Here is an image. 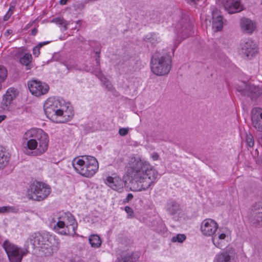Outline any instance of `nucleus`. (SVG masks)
Segmentation results:
<instances>
[{
    "label": "nucleus",
    "instance_id": "19",
    "mask_svg": "<svg viewBox=\"0 0 262 262\" xmlns=\"http://www.w3.org/2000/svg\"><path fill=\"white\" fill-rule=\"evenodd\" d=\"M251 120L253 127L258 131L262 132V109L256 107L253 109Z\"/></svg>",
    "mask_w": 262,
    "mask_h": 262
},
{
    "label": "nucleus",
    "instance_id": "6",
    "mask_svg": "<svg viewBox=\"0 0 262 262\" xmlns=\"http://www.w3.org/2000/svg\"><path fill=\"white\" fill-rule=\"evenodd\" d=\"M150 64L154 74L157 76L166 75L172 66L171 57L166 51L156 52L151 57Z\"/></svg>",
    "mask_w": 262,
    "mask_h": 262
},
{
    "label": "nucleus",
    "instance_id": "47",
    "mask_svg": "<svg viewBox=\"0 0 262 262\" xmlns=\"http://www.w3.org/2000/svg\"><path fill=\"white\" fill-rule=\"evenodd\" d=\"M6 118V116L5 115H0V123L4 120L5 118Z\"/></svg>",
    "mask_w": 262,
    "mask_h": 262
},
{
    "label": "nucleus",
    "instance_id": "14",
    "mask_svg": "<svg viewBox=\"0 0 262 262\" xmlns=\"http://www.w3.org/2000/svg\"><path fill=\"white\" fill-rule=\"evenodd\" d=\"M229 13H237L243 10L239 0H219Z\"/></svg>",
    "mask_w": 262,
    "mask_h": 262
},
{
    "label": "nucleus",
    "instance_id": "27",
    "mask_svg": "<svg viewBox=\"0 0 262 262\" xmlns=\"http://www.w3.org/2000/svg\"><path fill=\"white\" fill-rule=\"evenodd\" d=\"M89 243L92 248H99L102 244L100 236L97 234H92L89 237Z\"/></svg>",
    "mask_w": 262,
    "mask_h": 262
},
{
    "label": "nucleus",
    "instance_id": "12",
    "mask_svg": "<svg viewBox=\"0 0 262 262\" xmlns=\"http://www.w3.org/2000/svg\"><path fill=\"white\" fill-rule=\"evenodd\" d=\"M218 228L219 225L215 221L212 219H206L202 221L200 229L205 236H212Z\"/></svg>",
    "mask_w": 262,
    "mask_h": 262
},
{
    "label": "nucleus",
    "instance_id": "49",
    "mask_svg": "<svg viewBox=\"0 0 262 262\" xmlns=\"http://www.w3.org/2000/svg\"><path fill=\"white\" fill-rule=\"evenodd\" d=\"M7 32H8V33H10V32H9V30H8V31H7Z\"/></svg>",
    "mask_w": 262,
    "mask_h": 262
},
{
    "label": "nucleus",
    "instance_id": "15",
    "mask_svg": "<svg viewBox=\"0 0 262 262\" xmlns=\"http://www.w3.org/2000/svg\"><path fill=\"white\" fill-rule=\"evenodd\" d=\"M239 25L242 32L248 35L252 34L257 28L255 22L246 17L241 18Z\"/></svg>",
    "mask_w": 262,
    "mask_h": 262
},
{
    "label": "nucleus",
    "instance_id": "28",
    "mask_svg": "<svg viewBox=\"0 0 262 262\" xmlns=\"http://www.w3.org/2000/svg\"><path fill=\"white\" fill-rule=\"evenodd\" d=\"M96 75L101 80L108 91H111L113 90V85L111 83L107 80L106 78L100 72H98L96 74Z\"/></svg>",
    "mask_w": 262,
    "mask_h": 262
},
{
    "label": "nucleus",
    "instance_id": "2",
    "mask_svg": "<svg viewBox=\"0 0 262 262\" xmlns=\"http://www.w3.org/2000/svg\"><path fill=\"white\" fill-rule=\"evenodd\" d=\"M59 242L54 236L48 233H36L26 242V250L32 249L41 256H50L58 249Z\"/></svg>",
    "mask_w": 262,
    "mask_h": 262
},
{
    "label": "nucleus",
    "instance_id": "31",
    "mask_svg": "<svg viewBox=\"0 0 262 262\" xmlns=\"http://www.w3.org/2000/svg\"><path fill=\"white\" fill-rule=\"evenodd\" d=\"M9 157L4 151L0 150V169L4 168L8 163Z\"/></svg>",
    "mask_w": 262,
    "mask_h": 262
},
{
    "label": "nucleus",
    "instance_id": "1",
    "mask_svg": "<svg viewBox=\"0 0 262 262\" xmlns=\"http://www.w3.org/2000/svg\"><path fill=\"white\" fill-rule=\"evenodd\" d=\"M129 164L127 175L137 183L139 188L137 190L148 189L156 181L158 172L149 162L132 157Z\"/></svg>",
    "mask_w": 262,
    "mask_h": 262
},
{
    "label": "nucleus",
    "instance_id": "7",
    "mask_svg": "<svg viewBox=\"0 0 262 262\" xmlns=\"http://www.w3.org/2000/svg\"><path fill=\"white\" fill-rule=\"evenodd\" d=\"M51 191V188L48 185L36 182L31 185L27 195L30 199L40 201L45 200L49 195Z\"/></svg>",
    "mask_w": 262,
    "mask_h": 262
},
{
    "label": "nucleus",
    "instance_id": "3",
    "mask_svg": "<svg viewBox=\"0 0 262 262\" xmlns=\"http://www.w3.org/2000/svg\"><path fill=\"white\" fill-rule=\"evenodd\" d=\"M24 142H27V147L24 152L29 156H40L48 148V135L42 129L32 128L28 130L23 136Z\"/></svg>",
    "mask_w": 262,
    "mask_h": 262
},
{
    "label": "nucleus",
    "instance_id": "10",
    "mask_svg": "<svg viewBox=\"0 0 262 262\" xmlns=\"http://www.w3.org/2000/svg\"><path fill=\"white\" fill-rule=\"evenodd\" d=\"M3 247L10 262H21L25 252L19 249L17 246L7 241L4 243Z\"/></svg>",
    "mask_w": 262,
    "mask_h": 262
},
{
    "label": "nucleus",
    "instance_id": "21",
    "mask_svg": "<svg viewBox=\"0 0 262 262\" xmlns=\"http://www.w3.org/2000/svg\"><path fill=\"white\" fill-rule=\"evenodd\" d=\"M16 97V90L14 88H10L4 96L2 102V107L4 110H8V106Z\"/></svg>",
    "mask_w": 262,
    "mask_h": 262
},
{
    "label": "nucleus",
    "instance_id": "32",
    "mask_svg": "<svg viewBox=\"0 0 262 262\" xmlns=\"http://www.w3.org/2000/svg\"><path fill=\"white\" fill-rule=\"evenodd\" d=\"M50 41H43L39 43L37 46L34 47L33 49V54L35 56L38 57L40 54V49L43 46L46 45L50 43Z\"/></svg>",
    "mask_w": 262,
    "mask_h": 262
},
{
    "label": "nucleus",
    "instance_id": "11",
    "mask_svg": "<svg viewBox=\"0 0 262 262\" xmlns=\"http://www.w3.org/2000/svg\"><path fill=\"white\" fill-rule=\"evenodd\" d=\"M28 86L31 94L36 97L46 94L49 90L48 84L37 80L29 81Z\"/></svg>",
    "mask_w": 262,
    "mask_h": 262
},
{
    "label": "nucleus",
    "instance_id": "46",
    "mask_svg": "<svg viewBox=\"0 0 262 262\" xmlns=\"http://www.w3.org/2000/svg\"><path fill=\"white\" fill-rule=\"evenodd\" d=\"M96 53L98 54V57L96 59V61L97 64L98 65H99V64H100L99 55V53L98 52H96Z\"/></svg>",
    "mask_w": 262,
    "mask_h": 262
},
{
    "label": "nucleus",
    "instance_id": "9",
    "mask_svg": "<svg viewBox=\"0 0 262 262\" xmlns=\"http://www.w3.org/2000/svg\"><path fill=\"white\" fill-rule=\"evenodd\" d=\"M237 90L242 95L248 96L252 100L256 99L262 95V87L256 86L249 82H241L237 86Z\"/></svg>",
    "mask_w": 262,
    "mask_h": 262
},
{
    "label": "nucleus",
    "instance_id": "18",
    "mask_svg": "<svg viewBox=\"0 0 262 262\" xmlns=\"http://www.w3.org/2000/svg\"><path fill=\"white\" fill-rule=\"evenodd\" d=\"M59 219L64 220L67 226L69 227L71 229V235L76 234L77 229V224L74 216L70 213L62 212L59 214Z\"/></svg>",
    "mask_w": 262,
    "mask_h": 262
},
{
    "label": "nucleus",
    "instance_id": "48",
    "mask_svg": "<svg viewBox=\"0 0 262 262\" xmlns=\"http://www.w3.org/2000/svg\"><path fill=\"white\" fill-rule=\"evenodd\" d=\"M187 2L190 4H194L199 0H187Z\"/></svg>",
    "mask_w": 262,
    "mask_h": 262
},
{
    "label": "nucleus",
    "instance_id": "39",
    "mask_svg": "<svg viewBox=\"0 0 262 262\" xmlns=\"http://www.w3.org/2000/svg\"><path fill=\"white\" fill-rule=\"evenodd\" d=\"M124 210L127 213V217L130 218L134 217V211L132 208L129 206L125 207Z\"/></svg>",
    "mask_w": 262,
    "mask_h": 262
},
{
    "label": "nucleus",
    "instance_id": "16",
    "mask_svg": "<svg viewBox=\"0 0 262 262\" xmlns=\"http://www.w3.org/2000/svg\"><path fill=\"white\" fill-rule=\"evenodd\" d=\"M52 220L54 230L61 235H71V229L69 226H66L64 220L59 219V215L56 217H54Z\"/></svg>",
    "mask_w": 262,
    "mask_h": 262
},
{
    "label": "nucleus",
    "instance_id": "29",
    "mask_svg": "<svg viewBox=\"0 0 262 262\" xmlns=\"http://www.w3.org/2000/svg\"><path fill=\"white\" fill-rule=\"evenodd\" d=\"M251 223L255 227H262V214H253Z\"/></svg>",
    "mask_w": 262,
    "mask_h": 262
},
{
    "label": "nucleus",
    "instance_id": "38",
    "mask_svg": "<svg viewBox=\"0 0 262 262\" xmlns=\"http://www.w3.org/2000/svg\"><path fill=\"white\" fill-rule=\"evenodd\" d=\"M129 129V127L120 128L119 129L118 133L121 136H125L128 134Z\"/></svg>",
    "mask_w": 262,
    "mask_h": 262
},
{
    "label": "nucleus",
    "instance_id": "43",
    "mask_svg": "<svg viewBox=\"0 0 262 262\" xmlns=\"http://www.w3.org/2000/svg\"><path fill=\"white\" fill-rule=\"evenodd\" d=\"M151 158H152L153 160L156 161L158 160L159 156L157 152H154L152 154Z\"/></svg>",
    "mask_w": 262,
    "mask_h": 262
},
{
    "label": "nucleus",
    "instance_id": "23",
    "mask_svg": "<svg viewBox=\"0 0 262 262\" xmlns=\"http://www.w3.org/2000/svg\"><path fill=\"white\" fill-rule=\"evenodd\" d=\"M144 41L147 44H150L151 46H155L160 41V38L158 34L155 33H151L147 34L144 38Z\"/></svg>",
    "mask_w": 262,
    "mask_h": 262
},
{
    "label": "nucleus",
    "instance_id": "26",
    "mask_svg": "<svg viewBox=\"0 0 262 262\" xmlns=\"http://www.w3.org/2000/svg\"><path fill=\"white\" fill-rule=\"evenodd\" d=\"M166 208L169 213L174 214L180 210V206L174 201L169 200L167 203Z\"/></svg>",
    "mask_w": 262,
    "mask_h": 262
},
{
    "label": "nucleus",
    "instance_id": "30",
    "mask_svg": "<svg viewBox=\"0 0 262 262\" xmlns=\"http://www.w3.org/2000/svg\"><path fill=\"white\" fill-rule=\"evenodd\" d=\"M51 22L55 23L58 26H63L64 31H66L68 29L67 26L69 24L67 21L64 20L62 17L54 18L51 20Z\"/></svg>",
    "mask_w": 262,
    "mask_h": 262
},
{
    "label": "nucleus",
    "instance_id": "20",
    "mask_svg": "<svg viewBox=\"0 0 262 262\" xmlns=\"http://www.w3.org/2000/svg\"><path fill=\"white\" fill-rule=\"evenodd\" d=\"M105 184L112 189L117 191H121L123 188V182L118 177H107L105 180Z\"/></svg>",
    "mask_w": 262,
    "mask_h": 262
},
{
    "label": "nucleus",
    "instance_id": "33",
    "mask_svg": "<svg viewBox=\"0 0 262 262\" xmlns=\"http://www.w3.org/2000/svg\"><path fill=\"white\" fill-rule=\"evenodd\" d=\"M212 242L216 247L220 249L225 246V242L219 239L217 236H212Z\"/></svg>",
    "mask_w": 262,
    "mask_h": 262
},
{
    "label": "nucleus",
    "instance_id": "17",
    "mask_svg": "<svg viewBox=\"0 0 262 262\" xmlns=\"http://www.w3.org/2000/svg\"><path fill=\"white\" fill-rule=\"evenodd\" d=\"M235 252L232 248H229L225 251L217 254L214 262H234Z\"/></svg>",
    "mask_w": 262,
    "mask_h": 262
},
{
    "label": "nucleus",
    "instance_id": "37",
    "mask_svg": "<svg viewBox=\"0 0 262 262\" xmlns=\"http://www.w3.org/2000/svg\"><path fill=\"white\" fill-rule=\"evenodd\" d=\"M13 208L10 206H3L0 207V213H5L12 212Z\"/></svg>",
    "mask_w": 262,
    "mask_h": 262
},
{
    "label": "nucleus",
    "instance_id": "25",
    "mask_svg": "<svg viewBox=\"0 0 262 262\" xmlns=\"http://www.w3.org/2000/svg\"><path fill=\"white\" fill-rule=\"evenodd\" d=\"M117 258L118 262H135L136 260V257L133 253H123Z\"/></svg>",
    "mask_w": 262,
    "mask_h": 262
},
{
    "label": "nucleus",
    "instance_id": "42",
    "mask_svg": "<svg viewBox=\"0 0 262 262\" xmlns=\"http://www.w3.org/2000/svg\"><path fill=\"white\" fill-rule=\"evenodd\" d=\"M133 198V195L132 193H128L126 196L124 202H128Z\"/></svg>",
    "mask_w": 262,
    "mask_h": 262
},
{
    "label": "nucleus",
    "instance_id": "36",
    "mask_svg": "<svg viewBox=\"0 0 262 262\" xmlns=\"http://www.w3.org/2000/svg\"><path fill=\"white\" fill-rule=\"evenodd\" d=\"M246 142L249 147H252L254 145V139L251 134L246 135Z\"/></svg>",
    "mask_w": 262,
    "mask_h": 262
},
{
    "label": "nucleus",
    "instance_id": "40",
    "mask_svg": "<svg viewBox=\"0 0 262 262\" xmlns=\"http://www.w3.org/2000/svg\"><path fill=\"white\" fill-rule=\"evenodd\" d=\"M213 236H217V237L220 239H221L223 241H225V239L227 237L226 234L224 233H218V234H214L213 235H212Z\"/></svg>",
    "mask_w": 262,
    "mask_h": 262
},
{
    "label": "nucleus",
    "instance_id": "4",
    "mask_svg": "<svg viewBox=\"0 0 262 262\" xmlns=\"http://www.w3.org/2000/svg\"><path fill=\"white\" fill-rule=\"evenodd\" d=\"M44 111L47 117L53 122L64 123L70 121L74 113L64 102L55 97H50L44 104Z\"/></svg>",
    "mask_w": 262,
    "mask_h": 262
},
{
    "label": "nucleus",
    "instance_id": "34",
    "mask_svg": "<svg viewBox=\"0 0 262 262\" xmlns=\"http://www.w3.org/2000/svg\"><path fill=\"white\" fill-rule=\"evenodd\" d=\"M253 214H262V202L255 203L252 208Z\"/></svg>",
    "mask_w": 262,
    "mask_h": 262
},
{
    "label": "nucleus",
    "instance_id": "5",
    "mask_svg": "<svg viewBox=\"0 0 262 262\" xmlns=\"http://www.w3.org/2000/svg\"><path fill=\"white\" fill-rule=\"evenodd\" d=\"M72 164L78 173L87 178L93 176L99 168L97 159L94 157L87 155L75 158L72 160Z\"/></svg>",
    "mask_w": 262,
    "mask_h": 262
},
{
    "label": "nucleus",
    "instance_id": "45",
    "mask_svg": "<svg viewBox=\"0 0 262 262\" xmlns=\"http://www.w3.org/2000/svg\"><path fill=\"white\" fill-rule=\"evenodd\" d=\"M68 1V0H60L59 3H60V4L63 5H66Z\"/></svg>",
    "mask_w": 262,
    "mask_h": 262
},
{
    "label": "nucleus",
    "instance_id": "44",
    "mask_svg": "<svg viewBox=\"0 0 262 262\" xmlns=\"http://www.w3.org/2000/svg\"><path fill=\"white\" fill-rule=\"evenodd\" d=\"M37 32H38L37 29L36 28H34V29H32V31H31V34H32V35L35 36V35H36V34H37Z\"/></svg>",
    "mask_w": 262,
    "mask_h": 262
},
{
    "label": "nucleus",
    "instance_id": "8",
    "mask_svg": "<svg viewBox=\"0 0 262 262\" xmlns=\"http://www.w3.org/2000/svg\"><path fill=\"white\" fill-rule=\"evenodd\" d=\"M239 51L243 58L249 60L255 56L258 52V48L253 40L247 38L240 43Z\"/></svg>",
    "mask_w": 262,
    "mask_h": 262
},
{
    "label": "nucleus",
    "instance_id": "13",
    "mask_svg": "<svg viewBox=\"0 0 262 262\" xmlns=\"http://www.w3.org/2000/svg\"><path fill=\"white\" fill-rule=\"evenodd\" d=\"M184 23V20L182 19L177 26V35L178 37L181 38L179 40V43L182 40L185 39L193 33L192 26L189 23H187L184 26H182V24Z\"/></svg>",
    "mask_w": 262,
    "mask_h": 262
},
{
    "label": "nucleus",
    "instance_id": "22",
    "mask_svg": "<svg viewBox=\"0 0 262 262\" xmlns=\"http://www.w3.org/2000/svg\"><path fill=\"white\" fill-rule=\"evenodd\" d=\"M212 28L216 32L222 30L223 27V17L218 14L217 10L212 12Z\"/></svg>",
    "mask_w": 262,
    "mask_h": 262
},
{
    "label": "nucleus",
    "instance_id": "35",
    "mask_svg": "<svg viewBox=\"0 0 262 262\" xmlns=\"http://www.w3.org/2000/svg\"><path fill=\"white\" fill-rule=\"evenodd\" d=\"M186 239V236L183 234H178L176 236L172 237L171 241L172 242L182 243Z\"/></svg>",
    "mask_w": 262,
    "mask_h": 262
},
{
    "label": "nucleus",
    "instance_id": "24",
    "mask_svg": "<svg viewBox=\"0 0 262 262\" xmlns=\"http://www.w3.org/2000/svg\"><path fill=\"white\" fill-rule=\"evenodd\" d=\"M32 56L30 53H25V55L19 59V62L25 66L26 70H30L32 68Z\"/></svg>",
    "mask_w": 262,
    "mask_h": 262
},
{
    "label": "nucleus",
    "instance_id": "41",
    "mask_svg": "<svg viewBox=\"0 0 262 262\" xmlns=\"http://www.w3.org/2000/svg\"><path fill=\"white\" fill-rule=\"evenodd\" d=\"M65 66H66V67L68 70H72L75 69H76V66H77L76 64L75 63L72 64L66 63V64H65Z\"/></svg>",
    "mask_w": 262,
    "mask_h": 262
}]
</instances>
